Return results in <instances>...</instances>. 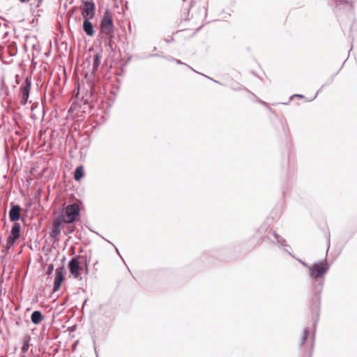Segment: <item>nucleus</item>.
<instances>
[{"instance_id": "obj_1", "label": "nucleus", "mask_w": 357, "mask_h": 357, "mask_svg": "<svg viewBox=\"0 0 357 357\" xmlns=\"http://www.w3.org/2000/svg\"><path fill=\"white\" fill-rule=\"evenodd\" d=\"M321 229L326 239V254L324 260L314 262L310 266L309 270L310 277L316 281V282L312 284L310 293L311 312L315 317L314 323L313 324L314 327L316 326L320 315L321 293L324 286V276L330 269V264L327 261L328 252L331 246L330 232L326 225L324 228H321Z\"/></svg>"}, {"instance_id": "obj_2", "label": "nucleus", "mask_w": 357, "mask_h": 357, "mask_svg": "<svg viewBox=\"0 0 357 357\" xmlns=\"http://www.w3.org/2000/svg\"><path fill=\"white\" fill-rule=\"evenodd\" d=\"M91 250L89 251V255L86 253L84 255H76L72 257L68 264V268L70 273V277L74 279L82 280V264H86L87 261H91Z\"/></svg>"}, {"instance_id": "obj_3", "label": "nucleus", "mask_w": 357, "mask_h": 357, "mask_svg": "<svg viewBox=\"0 0 357 357\" xmlns=\"http://www.w3.org/2000/svg\"><path fill=\"white\" fill-rule=\"evenodd\" d=\"M114 27L112 14L109 9H106L100 24V33L107 37L112 38Z\"/></svg>"}, {"instance_id": "obj_4", "label": "nucleus", "mask_w": 357, "mask_h": 357, "mask_svg": "<svg viewBox=\"0 0 357 357\" xmlns=\"http://www.w3.org/2000/svg\"><path fill=\"white\" fill-rule=\"evenodd\" d=\"M79 8L81 10L82 16L84 19H93L94 17L95 4L92 1H88L86 0H82Z\"/></svg>"}, {"instance_id": "obj_5", "label": "nucleus", "mask_w": 357, "mask_h": 357, "mask_svg": "<svg viewBox=\"0 0 357 357\" xmlns=\"http://www.w3.org/2000/svg\"><path fill=\"white\" fill-rule=\"evenodd\" d=\"M79 206L77 203L67 206L65 209V214L68 220L66 223H72L77 220L79 215Z\"/></svg>"}, {"instance_id": "obj_6", "label": "nucleus", "mask_w": 357, "mask_h": 357, "mask_svg": "<svg viewBox=\"0 0 357 357\" xmlns=\"http://www.w3.org/2000/svg\"><path fill=\"white\" fill-rule=\"evenodd\" d=\"M31 81L27 77L25 79L24 85L22 86L20 90L19 96L20 98V103L22 105H24L26 104L29 96V92L31 89Z\"/></svg>"}, {"instance_id": "obj_7", "label": "nucleus", "mask_w": 357, "mask_h": 357, "mask_svg": "<svg viewBox=\"0 0 357 357\" xmlns=\"http://www.w3.org/2000/svg\"><path fill=\"white\" fill-rule=\"evenodd\" d=\"M20 231L21 225H13L6 241L14 245L20 236Z\"/></svg>"}, {"instance_id": "obj_8", "label": "nucleus", "mask_w": 357, "mask_h": 357, "mask_svg": "<svg viewBox=\"0 0 357 357\" xmlns=\"http://www.w3.org/2000/svg\"><path fill=\"white\" fill-rule=\"evenodd\" d=\"M269 232L274 236L275 239V241H271L272 243L277 245L280 248L283 249L284 251V249H287L286 247H289L287 243V241L275 231L270 230Z\"/></svg>"}, {"instance_id": "obj_9", "label": "nucleus", "mask_w": 357, "mask_h": 357, "mask_svg": "<svg viewBox=\"0 0 357 357\" xmlns=\"http://www.w3.org/2000/svg\"><path fill=\"white\" fill-rule=\"evenodd\" d=\"M67 225V227H66V230L63 231V234L65 235H68V234H72L73 232H75V236L79 238V239H82V234H83V231H84V227H83V225H81V229H78L76 228V225Z\"/></svg>"}, {"instance_id": "obj_10", "label": "nucleus", "mask_w": 357, "mask_h": 357, "mask_svg": "<svg viewBox=\"0 0 357 357\" xmlns=\"http://www.w3.org/2000/svg\"><path fill=\"white\" fill-rule=\"evenodd\" d=\"M357 231V227L355 225H347L344 228L343 237L347 240L350 239Z\"/></svg>"}, {"instance_id": "obj_11", "label": "nucleus", "mask_w": 357, "mask_h": 357, "mask_svg": "<svg viewBox=\"0 0 357 357\" xmlns=\"http://www.w3.org/2000/svg\"><path fill=\"white\" fill-rule=\"evenodd\" d=\"M89 20L90 19H84L82 28L87 36L92 37L94 36L95 31L93 26Z\"/></svg>"}, {"instance_id": "obj_12", "label": "nucleus", "mask_w": 357, "mask_h": 357, "mask_svg": "<svg viewBox=\"0 0 357 357\" xmlns=\"http://www.w3.org/2000/svg\"><path fill=\"white\" fill-rule=\"evenodd\" d=\"M45 316L40 310H34L31 314V321L35 325H38L43 321Z\"/></svg>"}, {"instance_id": "obj_13", "label": "nucleus", "mask_w": 357, "mask_h": 357, "mask_svg": "<svg viewBox=\"0 0 357 357\" xmlns=\"http://www.w3.org/2000/svg\"><path fill=\"white\" fill-rule=\"evenodd\" d=\"M21 208L18 205L13 206L10 213V219L12 222L17 221L20 217Z\"/></svg>"}, {"instance_id": "obj_14", "label": "nucleus", "mask_w": 357, "mask_h": 357, "mask_svg": "<svg viewBox=\"0 0 357 357\" xmlns=\"http://www.w3.org/2000/svg\"><path fill=\"white\" fill-rule=\"evenodd\" d=\"M215 254H216V252L214 251L205 252L201 256V260L203 262H205L206 264H210L213 262V257H215Z\"/></svg>"}, {"instance_id": "obj_15", "label": "nucleus", "mask_w": 357, "mask_h": 357, "mask_svg": "<svg viewBox=\"0 0 357 357\" xmlns=\"http://www.w3.org/2000/svg\"><path fill=\"white\" fill-rule=\"evenodd\" d=\"M116 312L114 307L106 306L104 310L103 316L109 320H114L116 317Z\"/></svg>"}, {"instance_id": "obj_16", "label": "nucleus", "mask_w": 357, "mask_h": 357, "mask_svg": "<svg viewBox=\"0 0 357 357\" xmlns=\"http://www.w3.org/2000/svg\"><path fill=\"white\" fill-rule=\"evenodd\" d=\"M63 225H52V228L50 232V236L54 240L57 239V236L61 234V229Z\"/></svg>"}, {"instance_id": "obj_17", "label": "nucleus", "mask_w": 357, "mask_h": 357, "mask_svg": "<svg viewBox=\"0 0 357 357\" xmlns=\"http://www.w3.org/2000/svg\"><path fill=\"white\" fill-rule=\"evenodd\" d=\"M84 176V167L79 166L76 168L74 174V178L76 181H79Z\"/></svg>"}, {"instance_id": "obj_18", "label": "nucleus", "mask_w": 357, "mask_h": 357, "mask_svg": "<svg viewBox=\"0 0 357 357\" xmlns=\"http://www.w3.org/2000/svg\"><path fill=\"white\" fill-rule=\"evenodd\" d=\"M101 60V56L99 54H96V56L93 58V72L94 73L96 71L100 66Z\"/></svg>"}, {"instance_id": "obj_19", "label": "nucleus", "mask_w": 357, "mask_h": 357, "mask_svg": "<svg viewBox=\"0 0 357 357\" xmlns=\"http://www.w3.org/2000/svg\"><path fill=\"white\" fill-rule=\"evenodd\" d=\"M310 331L308 328L303 330V336L301 340L300 347H303L309 337Z\"/></svg>"}, {"instance_id": "obj_20", "label": "nucleus", "mask_w": 357, "mask_h": 357, "mask_svg": "<svg viewBox=\"0 0 357 357\" xmlns=\"http://www.w3.org/2000/svg\"><path fill=\"white\" fill-rule=\"evenodd\" d=\"M314 335L312 337V342L307 350L305 351L303 357H312L314 350Z\"/></svg>"}, {"instance_id": "obj_21", "label": "nucleus", "mask_w": 357, "mask_h": 357, "mask_svg": "<svg viewBox=\"0 0 357 357\" xmlns=\"http://www.w3.org/2000/svg\"><path fill=\"white\" fill-rule=\"evenodd\" d=\"M284 252H286L287 253H288L290 256H291L293 258L296 259L300 264H301L303 266H305V268H307L308 269V271L310 270V266L311 265H309L308 264H307L306 262L303 261V260L297 258L295 257V255H294L291 252H289L287 249H284Z\"/></svg>"}, {"instance_id": "obj_22", "label": "nucleus", "mask_w": 357, "mask_h": 357, "mask_svg": "<svg viewBox=\"0 0 357 357\" xmlns=\"http://www.w3.org/2000/svg\"><path fill=\"white\" fill-rule=\"evenodd\" d=\"M29 342H30V337H26L24 340V342H23V344L21 347V351L22 353H26L29 350Z\"/></svg>"}, {"instance_id": "obj_23", "label": "nucleus", "mask_w": 357, "mask_h": 357, "mask_svg": "<svg viewBox=\"0 0 357 357\" xmlns=\"http://www.w3.org/2000/svg\"><path fill=\"white\" fill-rule=\"evenodd\" d=\"M65 276L62 273L59 274V275H55L54 283L61 284L62 282L65 280Z\"/></svg>"}, {"instance_id": "obj_24", "label": "nucleus", "mask_w": 357, "mask_h": 357, "mask_svg": "<svg viewBox=\"0 0 357 357\" xmlns=\"http://www.w3.org/2000/svg\"><path fill=\"white\" fill-rule=\"evenodd\" d=\"M13 246L11 243L6 241V245H3L1 250V252L4 255H7L10 250V249Z\"/></svg>"}, {"instance_id": "obj_25", "label": "nucleus", "mask_w": 357, "mask_h": 357, "mask_svg": "<svg viewBox=\"0 0 357 357\" xmlns=\"http://www.w3.org/2000/svg\"><path fill=\"white\" fill-rule=\"evenodd\" d=\"M63 274L65 276L66 271L65 268V264H61L59 267H58L55 271V275Z\"/></svg>"}, {"instance_id": "obj_26", "label": "nucleus", "mask_w": 357, "mask_h": 357, "mask_svg": "<svg viewBox=\"0 0 357 357\" xmlns=\"http://www.w3.org/2000/svg\"><path fill=\"white\" fill-rule=\"evenodd\" d=\"M54 269V266L53 264H48L47 269L45 271V274L48 276L50 275L52 273Z\"/></svg>"}, {"instance_id": "obj_27", "label": "nucleus", "mask_w": 357, "mask_h": 357, "mask_svg": "<svg viewBox=\"0 0 357 357\" xmlns=\"http://www.w3.org/2000/svg\"><path fill=\"white\" fill-rule=\"evenodd\" d=\"M89 261H87L86 264H82V270L84 271V273L86 275H88L89 273V265H88V263Z\"/></svg>"}, {"instance_id": "obj_28", "label": "nucleus", "mask_w": 357, "mask_h": 357, "mask_svg": "<svg viewBox=\"0 0 357 357\" xmlns=\"http://www.w3.org/2000/svg\"><path fill=\"white\" fill-rule=\"evenodd\" d=\"M61 284L53 283V292L58 291L61 289Z\"/></svg>"}, {"instance_id": "obj_29", "label": "nucleus", "mask_w": 357, "mask_h": 357, "mask_svg": "<svg viewBox=\"0 0 357 357\" xmlns=\"http://www.w3.org/2000/svg\"><path fill=\"white\" fill-rule=\"evenodd\" d=\"M93 348H94V351H95V353H96V357H98V352H97V350H96V340L93 338Z\"/></svg>"}, {"instance_id": "obj_30", "label": "nucleus", "mask_w": 357, "mask_h": 357, "mask_svg": "<svg viewBox=\"0 0 357 357\" xmlns=\"http://www.w3.org/2000/svg\"><path fill=\"white\" fill-rule=\"evenodd\" d=\"M84 225L88 228L89 230H90V231H91L93 232H95L96 234L98 235V233H97L95 231H93L92 227H91V225Z\"/></svg>"}, {"instance_id": "obj_31", "label": "nucleus", "mask_w": 357, "mask_h": 357, "mask_svg": "<svg viewBox=\"0 0 357 357\" xmlns=\"http://www.w3.org/2000/svg\"><path fill=\"white\" fill-rule=\"evenodd\" d=\"M66 257L65 255H63L61 259V264H65V262H66Z\"/></svg>"}, {"instance_id": "obj_32", "label": "nucleus", "mask_w": 357, "mask_h": 357, "mask_svg": "<svg viewBox=\"0 0 357 357\" xmlns=\"http://www.w3.org/2000/svg\"><path fill=\"white\" fill-rule=\"evenodd\" d=\"M114 247L115 250H116V253L118 254V255L121 257V259H123V257H122V256L121 255V254H120V252H119V251L118 248H117L115 245H114Z\"/></svg>"}, {"instance_id": "obj_33", "label": "nucleus", "mask_w": 357, "mask_h": 357, "mask_svg": "<svg viewBox=\"0 0 357 357\" xmlns=\"http://www.w3.org/2000/svg\"><path fill=\"white\" fill-rule=\"evenodd\" d=\"M88 301V298H86L84 302H83V305H82V307H84V305L86 303V302Z\"/></svg>"}, {"instance_id": "obj_34", "label": "nucleus", "mask_w": 357, "mask_h": 357, "mask_svg": "<svg viewBox=\"0 0 357 357\" xmlns=\"http://www.w3.org/2000/svg\"><path fill=\"white\" fill-rule=\"evenodd\" d=\"M246 253H247L246 252H243V253H242V254H239V255L237 256V257H241V256H243V255H245Z\"/></svg>"}, {"instance_id": "obj_35", "label": "nucleus", "mask_w": 357, "mask_h": 357, "mask_svg": "<svg viewBox=\"0 0 357 357\" xmlns=\"http://www.w3.org/2000/svg\"><path fill=\"white\" fill-rule=\"evenodd\" d=\"M20 1L23 3H24V2L27 3V2H29L31 0H20Z\"/></svg>"}, {"instance_id": "obj_36", "label": "nucleus", "mask_w": 357, "mask_h": 357, "mask_svg": "<svg viewBox=\"0 0 357 357\" xmlns=\"http://www.w3.org/2000/svg\"><path fill=\"white\" fill-rule=\"evenodd\" d=\"M98 264V261H96L93 264V266H96Z\"/></svg>"}, {"instance_id": "obj_37", "label": "nucleus", "mask_w": 357, "mask_h": 357, "mask_svg": "<svg viewBox=\"0 0 357 357\" xmlns=\"http://www.w3.org/2000/svg\"><path fill=\"white\" fill-rule=\"evenodd\" d=\"M16 325H17V326H20V323L17 321V322H16Z\"/></svg>"}, {"instance_id": "obj_38", "label": "nucleus", "mask_w": 357, "mask_h": 357, "mask_svg": "<svg viewBox=\"0 0 357 357\" xmlns=\"http://www.w3.org/2000/svg\"><path fill=\"white\" fill-rule=\"evenodd\" d=\"M54 223L59 224V223H61V222L58 221V222H55Z\"/></svg>"}]
</instances>
